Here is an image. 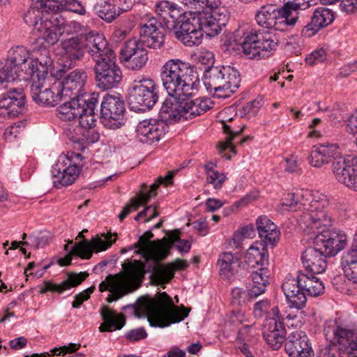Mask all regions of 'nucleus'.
Instances as JSON below:
<instances>
[{"label": "nucleus", "instance_id": "nucleus-1", "mask_svg": "<svg viewBox=\"0 0 357 357\" xmlns=\"http://www.w3.org/2000/svg\"><path fill=\"white\" fill-rule=\"evenodd\" d=\"M68 98L69 100L57 108V116L62 121L79 119L80 126L77 128V134L80 136H73L71 141L75 149L83 151L100 137L99 133L93 129L98 119L99 93H84L81 96Z\"/></svg>", "mask_w": 357, "mask_h": 357}, {"label": "nucleus", "instance_id": "nucleus-2", "mask_svg": "<svg viewBox=\"0 0 357 357\" xmlns=\"http://www.w3.org/2000/svg\"><path fill=\"white\" fill-rule=\"evenodd\" d=\"M132 309L138 318L146 317L151 327L166 328L182 321L188 316L189 310L183 305L176 306L172 298L165 292H159L155 298H139L136 304L123 307Z\"/></svg>", "mask_w": 357, "mask_h": 357}, {"label": "nucleus", "instance_id": "nucleus-3", "mask_svg": "<svg viewBox=\"0 0 357 357\" xmlns=\"http://www.w3.org/2000/svg\"><path fill=\"white\" fill-rule=\"evenodd\" d=\"M288 193L280 205V209L284 211H303L298 223L303 230L319 229L332 225V218L326 211L328 202L326 197H312L308 191Z\"/></svg>", "mask_w": 357, "mask_h": 357}, {"label": "nucleus", "instance_id": "nucleus-4", "mask_svg": "<svg viewBox=\"0 0 357 357\" xmlns=\"http://www.w3.org/2000/svg\"><path fill=\"white\" fill-rule=\"evenodd\" d=\"M226 51L241 49L250 59H261L270 56L277 49L279 37L273 30H255L234 32L225 35Z\"/></svg>", "mask_w": 357, "mask_h": 357}, {"label": "nucleus", "instance_id": "nucleus-5", "mask_svg": "<svg viewBox=\"0 0 357 357\" xmlns=\"http://www.w3.org/2000/svg\"><path fill=\"white\" fill-rule=\"evenodd\" d=\"M160 77L163 86L171 97H191L199 84L196 68L180 59L167 61L162 68Z\"/></svg>", "mask_w": 357, "mask_h": 357}, {"label": "nucleus", "instance_id": "nucleus-6", "mask_svg": "<svg viewBox=\"0 0 357 357\" xmlns=\"http://www.w3.org/2000/svg\"><path fill=\"white\" fill-rule=\"evenodd\" d=\"M213 102L209 98L191 97H172L166 99L159 112L160 121L167 125L183 120H190L204 114L213 107Z\"/></svg>", "mask_w": 357, "mask_h": 357}, {"label": "nucleus", "instance_id": "nucleus-7", "mask_svg": "<svg viewBox=\"0 0 357 357\" xmlns=\"http://www.w3.org/2000/svg\"><path fill=\"white\" fill-rule=\"evenodd\" d=\"M300 4L294 1L286 3L282 7L268 4L261 6L255 15L257 24L267 30L283 31L288 26L296 24Z\"/></svg>", "mask_w": 357, "mask_h": 357}, {"label": "nucleus", "instance_id": "nucleus-8", "mask_svg": "<svg viewBox=\"0 0 357 357\" xmlns=\"http://www.w3.org/2000/svg\"><path fill=\"white\" fill-rule=\"evenodd\" d=\"M158 86L145 75L136 77L131 83L127 97L131 110L144 112L151 109L158 100Z\"/></svg>", "mask_w": 357, "mask_h": 357}, {"label": "nucleus", "instance_id": "nucleus-9", "mask_svg": "<svg viewBox=\"0 0 357 357\" xmlns=\"http://www.w3.org/2000/svg\"><path fill=\"white\" fill-rule=\"evenodd\" d=\"M217 12L213 14L192 13L184 10V14L179 17V20L170 31H173L175 36L180 35V33H188V31L196 29H203L204 33L209 37L217 36L222 29V24L220 19H217Z\"/></svg>", "mask_w": 357, "mask_h": 357}, {"label": "nucleus", "instance_id": "nucleus-10", "mask_svg": "<svg viewBox=\"0 0 357 357\" xmlns=\"http://www.w3.org/2000/svg\"><path fill=\"white\" fill-rule=\"evenodd\" d=\"M82 166L80 153L71 152L61 155L52 168L54 186L60 188L71 185L77 178Z\"/></svg>", "mask_w": 357, "mask_h": 357}, {"label": "nucleus", "instance_id": "nucleus-11", "mask_svg": "<svg viewBox=\"0 0 357 357\" xmlns=\"http://www.w3.org/2000/svg\"><path fill=\"white\" fill-rule=\"evenodd\" d=\"M170 246L169 245H158L151 248L149 251H144L145 255L142 257L146 263L140 261H135L128 265V276L130 280L139 281L144 278L146 273H151L156 278L155 270L151 268L165 266L160 264V261L165 259L169 255Z\"/></svg>", "mask_w": 357, "mask_h": 357}, {"label": "nucleus", "instance_id": "nucleus-12", "mask_svg": "<svg viewBox=\"0 0 357 357\" xmlns=\"http://www.w3.org/2000/svg\"><path fill=\"white\" fill-rule=\"evenodd\" d=\"M126 105L119 94L104 96L100 107V117L103 126L109 129L116 130L126 122Z\"/></svg>", "mask_w": 357, "mask_h": 357}, {"label": "nucleus", "instance_id": "nucleus-13", "mask_svg": "<svg viewBox=\"0 0 357 357\" xmlns=\"http://www.w3.org/2000/svg\"><path fill=\"white\" fill-rule=\"evenodd\" d=\"M324 333L331 343L338 345L340 349L351 354L353 342L357 336V331L347 321L341 319H331L324 324Z\"/></svg>", "mask_w": 357, "mask_h": 357}, {"label": "nucleus", "instance_id": "nucleus-14", "mask_svg": "<svg viewBox=\"0 0 357 357\" xmlns=\"http://www.w3.org/2000/svg\"><path fill=\"white\" fill-rule=\"evenodd\" d=\"M115 55L110 58L98 60L94 66L96 86L104 91L118 86L122 80V72L114 61Z\"/></svg>", "mask_w": 357, "mask_h": 357}, {"label": "nucleus", "instance_id": "nucleus-15", "mask_svg": "<svg viewBox=\"0 0 357 357\" xmlns=\"http://www.w3.org/2000/svg\"><path fill=\"white\" fill-rule=\"evenodd\" d=\"M328 227H321L319 229L305 230L308 233L314 234V244L318 249L324 250L328 257L335 256L343 250L347 245V238L344 234L332 231Z\"/></svg>", "mask_w": 357, "mask_h": 357}, {"label": "nucleus", "instance_id": "nucleus-16", "mask_svg": "<svg viewBox=\"0 0 357 357\" xmlns=\"http://www.w3.org/2000/svg\"><path fill=\"white\" fill-rule=\"evenodd\" d=\"M271 317L266 319L262 328L264 338L274 350L279 349L285 340L286 329L280 322L281 317L278 306L271 308Z\"/></svg>", "mask_w": 357, "mask_h": 357}, {"label": "nucleus", "instance_id": "nucleus-17", "mask_svg": "<svg viewBox=\"0 0 357 357\" xmlns=\"http://www.w3.org/2000/svg\"><path fill=\"white\" fill-rule=\"evenodd\" d=\"M119 56L125 67L131 70H141L148 61L147 50L136 38L130 39L124 43Z\"/></svg>", "mask_w": 357, "mask_h": 357}, {"label": "nucleus", "instance_id": "nucleus-18", "mask_svg": "<svg viewBox=\"0 0 357 357\" xmlns=\"http://www.w3.org/2000/svg\"><path fill=\"white\" fill-rule=\"evenodd\" d=\"M26 111V96L23 89L13 88L0 96V116L15 118Z\"/></svg>", "mask_w": 357, "mask_h": 357}, {"label": "nucleus", "instance_id": "nucleus-19", "mask_svg": "<svg viewBox=\"0 0 357 357\" xmlns=\"http://www.w3.org/2000/svg\"><path fill=\"white\" fill-rule=\"evenodd\" d=\"M162 23L159 22L155 17L146 16L144 22L139 24V39L137 40L150 48L158 49L162 47L165 34L160 29V27H164Z\"/></svg>", "mask_w": 357, "mask_h": 357}, {"label": "nucleus", "instance_id": "nucleus-20", "mask_svg": "<svg viewBox=\"0 0 357 357\" xmlns=\"http://www.w3.org/2000/svg\"><path fill=\"white\" fill-rule=\"evenodd\" d=\"M52 69L53 60L49 51L45 49L39 58L30 59L23 71L24 75L26 76L24 79H31V84L45 83L48 74H52Z\"/></svg>", "mask_w": 357, "mask_h": 357}, {"label": "nucleus", "instance_id": "nucleus-21", "mask_svg": "<svg viewBox=\"0 0 357 357\" xmlns=\"http://www.w3.org/2000/svg\"><path fill=\"white\" fill-rule=\"evenodd\" d=\"M59 46L63 54V68L70 69L75 67L78 61L83 59L86 54V45L83 34L62 39Z\"/></svg>", "mask_w": 357, "mask_h": 357}, {"label": "nucleus", "instance_id": "nucleus-22", "mask_svg": "<svg viewBox=\"0 0 357 357\" xmlns=\"http://www.w3.org/2000/svg\"><path fill=\"white\" fill-rule=\"evenodd\" d=\"M168 130L169 126L159 119H145L137 126V137L142 143L151 145L158 143Z\"/></svg>", "mask_w": 357, "mask_h": 357}, {"label": "nucleus", "instance_id": "nucleus-23", "mask_svg": "<svg viewBox=\"0 0 357 357\" xmlns=\"http://www.w3.org/2000/svg\"><path fill=\"white\" fill-rule=\"evenodd\" d=\"M128 268L126 269L125 278L118 275H109L105 280L100 283L99 291L100 292L108 290L111 293L107 298L108 303L117 301L130 293L132 289L128 284V282H139V281H132L128 278Z\"/></svg>", "mask_w": 357, "mask_h": 357}, {"label": "nucleus", "instance_id": "nucleus-24", "mask_svg": "<svg viewBox=\"0 0 357 357\" xmlns=\"http://www.w3.org/2000/svg\"><path fill=\"white\" fill-rule=\"evenodd\" d=\"M285 351L289 357H314V353L306 334L301 331L290 333L285 342Z\"/></svg>", "mask_w": 357, "mask_h": 357}, {"label": "nucleus", "instance_id": "nucleus-25", "mask_svg": "<svg viewBox=\"0 0 357 357\" xmlns=\"http://www.w3.org/2000/svg\"><path fill=\"white\" fill-rule=\"evenodd\" d=\"M83 36H84L86 52H89L95 62L115 55L114 52L108 47L107 41L102 34L89 31Z\"/></svg>", "mask_w": 357, "mask_h": 357}, {"label": "nucleus", "instance_id": "nucleus-26", "mask_svg": "<svg viewBox=\"0 0 357 357\" xmlns=\"http://www.w3.org/2000/svg\"><path fill=\"white\" fill-rule=\"evenodd\" d=\"M154 8L159 22H162V26L169 30L175 26L179 17L184 14V9L181 6L168 0L158 1Z\"/></svg>", "mask_w": 357, "mask_h": 357}, {"label": "nucleus", "instance_id": "nucleus-27", "mask_svg": "<svg viewBox=\"0 0 357 357\" xmlns=\"http://www.w3.org/2000/svg\"><path fill=\"white\" fill-rule=\"evenodd\" d=\"M339 146L335 143H322L312 147L309 163L311 166L320 168L329 164L333 159L336 160L340 156Z\"/></svg>", "mask_w": 357, "mask_h": 357}, {"label": "nucleus", "instance_id": "nucleus-28", "mask_svg": "<svg viewBox=\"0 0 357 357\" xmlns=\"http://www.w3.org/2000/svg\"><path fill=\"white\" fill-rule=\"evenodd\" d=\"M112 233H107L105 239H102L98 236L93 238L91 242L84 239L82 241L76 243L73 247L71 252L84 259H89L93 255V250L100 252L107 250L116 241L114 238L111 240Z\"/></svg>", "mask_w": 357, "mask_h": 357}, {"label": "nucleus", "instance_id": "nucleus-29", "mask_svg": "<svg viewBox=\"0 0 357 357\" xmlns=\"http://www.w3.org/2000/svg\"><path fill=\"white\" fill-rule=\"evenodd\" d=\"M87 80L86 72L81 68H77L67 75L61 82V96H81L84 86Z\"/></svg>", "mask_w": 357, "mask_h": 357}, {"label": "nucleus", "instance_id": "nucleus-30", "mask_svg": "<svg viewBox=\"0 0 357 357\" xmlns=\"http://www.w3.org/2000/svg\"><path fill=\"white\" fill-rule=\"evenodd\" d=\"M326 257L328 256L324 253V250L318 249L315 244L314 247L307 248L301 257L305 271L313 274L324 272L327 266Z\"/></svg>", "mask_w": 357, "mask_h": 357}, {"label": "nucleus", "instance_id": "nucleus-31", "mask_svg": "<svg viewBox=\"0 0 357 357\" xmlns=\"http://www.w3.org/2000/svg\"><path fill=\"white\" fill-rule=\"evenodd\" d=\"M334 16L328 8H317L311 17V21L301 31V36L306 38L314 36L321 29L333 22Z\"/></svg>", "mask_w": 357, "mask_h": 357}, {"label": "nucleus", "instance_id": "nucleus-32", "mask_svg": "<svg viewBox=\"0 0 357 357\" xmlns=\"http://www.w3.org/2000/svg\"><path fill=\"white\" fill-rule=\"evenodd\" d=\"M63 0H33V4L31 6L24 15V20L29 26H34L37 30L40 23L44 20V17L41 15L43 13L49 10H55L58 6L54 5V2H61Z\"/></svg>", "mask_w": 357, "mask_h": 357}, {"label": "nucleus", "instance_id": "nucleus-33", "mask_svg": "<svg viewBox=\"0 0 357 357\" xmlns=\"http://www.w3.org/2000/svg\"><path fill=\"white\" fill-rule=\"evenodd\" d=\"M266 243L263 241H255L247 250L245 262L250 268H262L268 266V252Z\"/></svg>", "mask_w": 357, "mask_h": 357}, {"label": "nucleus", "instance_id": "nucleus-34", "mask_svg": "<svg viewBox=\"0 0 357 357\" xmlns=\"http://www.w3.org/2000/svg\"><path fill=\"white\" fill-rule=\"evenodd\" d=\"M270 270L268 266L257 268L250 274L252 282L250 283V287L248 291V296L250 299H254L264 294L266 287L269 284Z\"/></svg>", "mask_w": 357, "mask_h": 357}, {"label": "nucleus", "instance_id": "nucleus-35", "mask_svg": "<svg viewBox=\"0 0 357 357\" xmlns=\"http://www.w3.org/2000/svg\"><path fill=\"white\" fill-rule=\"evenodd\" d=\"M130 8V6L120 7L112 0H100L94 5L93 11L100 19L110 23Z\"/></svg>", "mask_w": 357, "mask_h": 357}, {"label": "nucleus", "instance_id": "nucleus-36", "mask_svg": "<svg viewBox=\"0 0 357 357\" xmlns=\"http://www.w3.org/2000/svg\"><path fill=\"white\" fill-rule=\"evenodd\" d=\"M89 273L86 272H80L79 273H70L66 280L60 284H56L51 281L44 282V286L40 289V293L45 294L47 291L63 293L73 287L80 284L87 277Z\"/></svg>", "mask_w": 357, "mask_h": 357}, {"label": "nucleus", "instance_id": "nucleus-37", "mask_svg": "<svg viewBox=\"0 0 357 357\" xmlns=\"http://www.w3.org/2000/svg\"><path fill=\"white\" fill-rule=\"evenodd\" d=\"M259 236L266 244L275 245L279 240L280 231L274 222L266 215H260L256 220Z\"/></svg>", "mask_w": 357, "mask_h": 357}, {"label": "nucleus", "instance_id": "nucleus-38", "mask_svg": "<svg viewBox=\"0 0 357 357\" xmlns=\"http://www.w3.org/2000/svg\"><path fill=\"white\" fill-rule=\"evenodd\" d=\"M222 66H212L208 68H205L204 71V84L209 93L214 91L213 96L218 98L223 97L222 95L217 93L223 91V86L221 85L222 80L223 79V73H222Z\"/></svg>", "mask_w": 357, "mask_h": 357}, {"label": "nucleus", "instance_id": "nucleus-39", "mask_svg": "<svg viewBox=\"0 0 357 357\" xmlns=\"http://www.w3.org/2000/svg\"><path fill=\"white\" fill-rule=\"evenodd\" d=\"M345 276L357 284V230L354 236L352 246L342 257Z\"/></svg>", "mask_w": 357, "mask_h": 357}, {"label": "nucleus", "instance_id": "nucleus-40", "mask_svg": "<svg viewBox=\"0 0 357 357\" xmlns=\"http://www.w3.org/2000/svg\"><path fill=\"white\" fill-rule=\"evenodd\" d=\"M355 163H357V158L339 157L333 161L332 171L339 183L344 184L349 174L355 173Z\"/></svg>", "mask_w": 357, "mask_h": 357}, {"label": "nucleus", "instance_id": "nucleus-41", "mask_svg": "<svg viewBox=\"0 0 357 357\" xmlns=\"http://www.w3.org/2000/svg\"><path fill=\"white\" fill-rule=\"evenodd\" d=\"M45 83L31 84V93L33 100L40 105L54 107L58 104V96H54V93L48 87H44Z\"/></svg>", "mask_w": 357, "mask_h": 357}, {"label": "nucleus", "instance_id": "nucleus-42", "mask_svg": "<svg viewBox=\"0 0 357 357\" xmlns=\"http://www.w3.org/2000/svg\"><path fill=\"white\" fill-rule=\"evenodd\" d=\"M301 288L308 296H318L324 292L325 287L322 281L313 273H299Z\"/></svg>", "mask_w": 357, "mask_h": 357}, {"label": "nucleus", "instance_id": "nucleus-43", "mask_svg": "<svg viewBox=\"0 0 357 357\" xmlns=\"http://www.w3.org/2000/svg\"><path fill=\"white\" fill-rule=\"evenodd\" d=\"M188 266V264L185 260L176 259L174 261L165 264V266L151 268V270H156V278L159 281L167 283L174 278L176 270H184Z\"/></svg>", "mask_w": 357, "mask_h": 357}, {"label": "nucleus", "instance_id": "nucleus-44", "mask_svg": "<svg viewBox=\"0 0 357 357\" xmlns=\"http://www.w3.org/2000/svg\"><path fill=\"white\" fill-rule=\"evenodd\" d=\"M100 314L104 321L99 327L100 332L119 330L125 325V319L107 307H103L100 310Z\"/></svg>", "mask_w": 357, "mask_h": 357}, {"label": "nucleus", "instance_id": "nucleus-45", "mask_svg": "<svg viewBox=\"0 0 357 357\" xmlns=\"http://www.w3.org/2000/svg\"><path fill=\"white\" fill-rule=\"evenodd\" d=\"M31 58L30 52L24 46H17L11 48L7 55V60L10 63L15 66L22 73L25 69Z\"/></svg>", "mask_w": 357, "mask_h": 357}, {"label": "nucleus", "instance_id": "nucleus-46", "mask_svg": "<svg viewBox=\"0 0 357 357\" xmlns=\"http://www.w3.org/2000/svg\"><path fill=\"white\" fill-rule=\"evenodd\" d=\"M256 235L255 229L252 224H248L238 228L234 231L231 238L227 243V248L238 249L241 248L244 240L253 238Z\"/></svg>", "mask_w": 357, "mask_h": 357}, {"label": "nucleus", "instance_id": "nucleus-47", "mask_svg": "<svg viewBox=\"0 0 357 357\" xmlns=\"http://www.w3.org/2000/svg\"><path fill=\"white\" fill-rule=\"evenodd\" d=\"M298 287L301 288L299 273L297 274L296 277L291 275L287 276L282 288L288 303H294L296 305H301L302 303L301 302H303L304 299L301 298L303 296L300 294L297 295L298 298H300L299 300L296 297V294L294 293V291Z\"/></svg>", "mask_w": 357, "mask_h": 357}, {"label": "nucleus", "instance_id": "nucleus-48", "mask_svg": "<svg viewBox=\"0 0 357 357\" xmlns=\"http://www.w3.org/2000/svg\"><path fill=\"white\" fill-rule=\"evenodd\" d=\"M239 72L229 66H225V98L234 93L240 86Z\"/></svg>", "mask_w": 357, "mask_h": 357}, {"label": "nucleus", "instance_id": "nucleus-49", "mask_svg": "<svg viewBox=\"0 0 357 357\" xmlns=\"http://www.w3.org/2000/svg\"><path fill=\"white\" fill-rule=\"evenodd\" d=\"M225 278L234 280L238 276L242 262L238 255L231 252H225Z\"/></svg>", "mask_w": 357, "mask_h": 357}, {"label": "nucleus", "instance_id": "nucleus-50", "mask_svg": "<svg viewBox=\"0 0 357 357\" xmlns=\"http://www.w3.org/2000/svg\"><path fill=\"white\" fill-rule=\"evenodd\" d=\"M22 72L7 60L0 61V83L12 82L26 77Z\"/></svg>", "mask_w": 357, "mask_h": 357}, {"label": "nucleus", "instance_id": "nucleus-51", "mask_svg": "<svg viewBox=\"0 0 357 357\" xmlns=\"http://www.w3.org/2000/svg\"><path fill=\"white\" fill-rule=\"evenodd\" d=\"M43 26H48L51 28L64 32L66 27H73L76 31L79 26L80 24L75 21L68 22L66 19L61 15L54 14L50 18H45L42 20Z\"/></svg>", "mask_w": 357, "mask_h": 357}, {"label": "nucleus", "instance_id": "nucleus-52", "mask_svg": "<svg viewBox=\"0 0 357 357\" xmlns=\"http://www.w3.org/2000/svg\"><path fill=\"white\" fill-rule=\"evenodd\" d=\"M225 158L231 159L236 154V148L232 141L243 132V128L240 130H232L231 127L225 123Z\"/></svg>", "mask_w": 357, "mask_h": 357}, {"label": "nucleus", "instance_id": "nucleus-53", "mask_svg": "<svg viewBox=\"0 0 357 357\" xmlns=\"http://www.w3.org/2000/svg\"><path fill=\"white\" fill-rule=\"evenodd\" d=\"M173 180V174L171 172H168V174L162 177L159 176L155 181L150 185V189L149 191H146L147 187L144 188V192H143L141 195V199L144 202H148L151 197H153L156 195V191L161 184H165V185H169L172 183Z\"/></svg>", "mask_w": 357, "mask_h": 357}, {"label": "nucleus", "instance_id": "nucleus-54", "mask_svg": "<svg viewBox=\"0 0 357 357\" xmlns=\"http://www.w3.org/2000/svg\"><path fill=\"white\" fill-rule=\"evenodd\" d=\"M204 32L203 29H196L195 31H188V33H180V35L176 36L175 37L185 46H197L202 42Z\"/></svg>", "mask_w": 357, "mask_h": 357}, {"label": "nucleus", "instance_id": "nucleus-55", "mask_svg": "<svg viewBox=\"0 0 357 357\" xmlns=\"http://www.w3.org/2000/svg\"><path fill=\"white\" fill-rule=\"evenodd\" d=\"M43 24L40 22L37 31L41 33V37L49 45H53L56 44L63 32L51 28L48 26H43Z\"/></svg>", "mask_w": 357, "mask_h": 357}, {"label": "nucleus", "instance_id": "nucleus-56", "mask_svg": "<svg viewBox=\"0 0 357 357\" xmlns=\"http://www.w3.org/2000/svg\"><path fill=\"white\" fill-rule=\"evenodd\" d=\"M146 188V185L145 183L142 184V190L139 195V199L132 198L130 199V203L123 207L121 213L119 215V219L121 222H122L132 211L138 210L141 205L147 203L144 202L141 199V195L143 192H144V188Z\"/></svg>", "mask_w": 357, "mask_h": 357}, {"label": "nucleus", "instance_id": "nucleus-57", "mask_svg": "<svg viewBox=\"0 0 357 357\" xmlns=\"http://www.w3.org/2000/svg\"><path fill=\"white\" fill-rule=\"evenodd\" d=\"M153 237V234L151 231H146L142 236L139 237L137 242H136L134 245L135 248H137L138 250L137 253L141 255L142 257L145 255L144 251H149L151 248L154 247L155 243L153 241H151L150 239Z\"/></svg>", "mask_w": 357, "mask_h": 357}, {"label": "nucleus", "instance_id": "nucleus-58", "mask_svg": "<svg viewBox=\"0 0 357 357\" xmlns=\"http://www.w3.org/2000/svg\"><path fill=\"white\" fill-rule=\"evenodd\" d=\"M258 197V195L257 192H250L247 194L240 200L236 202L232 206H231L229 208L225 210V215H229L231 213L238 212L239 210L243 208V207L248 206L249 204L255 201Z\"/></svg>", "mask_w": 357, "mask_h": 357}, {"label": "nucleus", "instance_id": "nucleus-59", "mask_svg": "<svg viewBox=\"0 0 357 357\" xmlns=\"http://www.w3.org/2000/svg\"><path fill=\"white\" fill-rule=\"evenodd\" d=\"M245 320V314L241 310H233L225 322V328L235 331Z\"/></svg>", "mask_w": 357, "mask_h": 357}, {"label": "nucleus", "instance_id": "nucleus-60", "mask_svg": "<svg viewBox=\"0 0 357 357\" xmlns=\"http://www.w3.org/2000/svg\"><path fill=\"white\" fill-rule=\"evenodd\" d=\"M25 125L23 121H17L6 128L3 133L5 139L9 142L13 141L24 131Z\"/></svg>", "mask_w": 357, "mask_h": 357}, {"label": "nucleus", "instance_id": "nucleus-61", "mask_svg": "<svg viewBox=\"0 0 357 357\" xmlns=\"http://www.w3.org/2000/svg\"><path fill=\"white\" fill-rule=\"evenodd\" d=\"M58 8L59 6H64L68 10L84 15L86 13L85 8L77 0H63L61 2H54Z\"/></svg>", "mask_w": 357, "mask_h": 357}, {"label": "nucleus", "instance_id": "nucleus-62", "mask_svg": "<svg viewBox=\"0 0 357 357\" xmlns=\"http://www.w3.org/2000/svg\"><path fill=\"white\" fill-rule=\"evenodd\" d=\"M327 54L324 49L321 48L312 52L305 58L307 64L313 66L324 62L326 59Z\"/></svg>", "mask_w": 357, "mask_h": 357}, {"label": "nucleus", "instance_id": "nucleus-63", "mask_svg": "<svg viewBox=\"0 0 357 357\" xmlns=\"http://www.w3.org/2000/svg\"><path fill=\"white\" fill-rule=\"evenodd\" d=\"M230 303L233 306H240L245 302V292L239 287H235L231 291Z\"/></svg>", "mask_w": 357, "mask_h": 357}, {"label": "nucleus", "instance_id": "nucleus-64", "mask_svg": "<svg viewBox=\"0 0 357 357\" xmlns=\"http://www.w3.org/2000/svg\"><path fill=\"white\" fill-rule=\"evenodd\" d=\"M125 337L130 342H137L145 339L147 337V333L144 328L140 327L128 331L125 334Z\"/></svg>", "mask_w": 357, "mask_h": 357}]
</instances>
